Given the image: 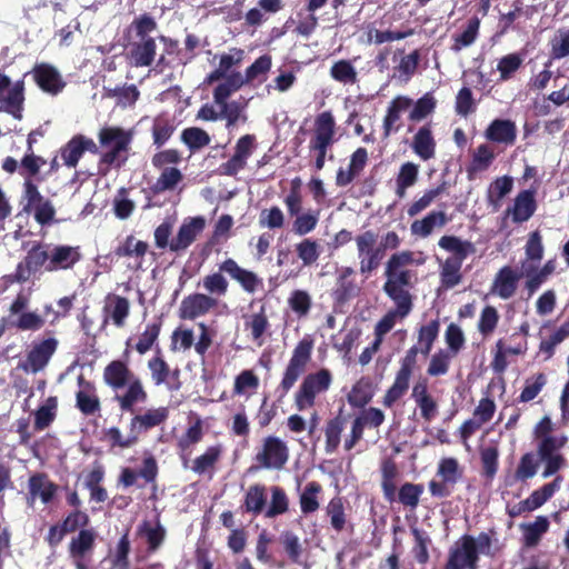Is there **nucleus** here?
<instances>
[{
  "label": "nucleus",
  "mask_w": 569,
  "mask_h": 569,
  "mask_svg": "<svg viewBox=\"0 0 569 569\" xmlns=\"http://www.w3.org/2000/svg\"><path fill=\"white\" fill-rule=\"evenodd\" d=\"M423 263L425 259H416L415 252L411 250H402L392 253L387 260L383 271L386 281L382 286V290L387 297L413 301L410 289L413 288L417 281V272L410 269L409 266H421Z\"/></svg>",
  "instance_id": "f257e3e1"
},
{
  "label": "nucleus",
  "mask_w": 569,
  "mask_h": 569,
  "mask_svg": "<svg viewBox=\"0 0 569 569\" xmlns=\"http://www.w3.org/2000/svg\"><path fill=\"white\" fill-rule=\"evenodd\" d=\"M438 246L451 253L440 264V282L445 289H452L462 281L461 268L463 261L476 252L475 244L457 236H442Z\"/></svg>",
  "instance_id": "f03ea898"
},
{
  "label": "nucleus",
  "mask_w": 569,
  "mask_h": 569,
  "mask_svg": "<svg viewBox=\"0 0 569 569\" xmlns=\"http://www.w3.org/2000/svg\"><path fill=\"white\" fill-rule=\"evenodd\" d=\"M204 227L206 220L203 217L198 216L189 218L182 222L177 236L170 240L172 234V223L163 221L154 229V244L160 250L168 248L171 252L180 254L196 241Z\"/></svg>",
  "instance_id": "7ed1b4c3"
},
{
  "label": "nucleus",
  "mask_w": 569,
  "mask_h": 569,
  "mask_svg": "<svg viewBox=\"0 0 569 569\" xmlns=\"http://www.w3.org/2000/svg\"><path fill=\"white\" fill-rule=\"evenodd\" d=\"M99 143L108 149L100 158V163L121 168L128 160V152L133 139L132 132L121 127H103L98 133Z\"/></svg>",
  "instance_id": "20e7f679"
},
{
  "label": "nucleus",
  "mask_w": 569,
  "mask_h": 569,
  "mask_svg": "<svg viewBox=\"0 0 569 569\" xmlns=\"http://www.w3.org/2000/svg\"><path fill=\"white\" fill-rule=\"evenodd\" d=\"M312 349L313 339L310 336H305L295 347L277 388V391L280 393L279 400L288 395L298 379L306 372L307 366L311 360Z\"/></svg>",
  "instance_id": "39448f33"
},
{
  "label": "nucleus",
  "mask_w": 569,
  "mask_h": 569,
  "mask_svg": "<svg viewBox=\"0 0 569 569\" xmlns=\"http://www.w3.org/2000/svg\"><path fill=\"white\" fill-rule=\"evenodd\" d=\"M332 383V373L322 368L308 373L295 393V406L299 411H305L316 405V398L329 390Z\"/></svg>",
  "instance_id": "423d86ee"
},
{
  "label": "nucleus",
  "mask_w": 569,
  "mask_h": 569,
  "mask_svg": "<svg viewBox=\"0 0 569 569\" xmlns=\"http://www.w3.org/2000/svg\"><path fill=\"white\" fill-rule=\"evenodd\" d=\"M336 121L331 111H323L316 117L315 134L310 140L309 149L315 151V168L321 170L325 167L328 149L335 142Z\"/></svg>",
  "instance_id": "0eeeda50"
},
{
  "label": "nucleus",
  "mask_w": 569,
  "mask_h": 569,
  "mask_svg": "<svg viewBox=\"0 0 569 569\" xmlns=\"http://www.w3.org/2000/svg\"><path fill=\"white\" fill-rule=\"evenodd\" d=\"M418 353V346H412L400 360V368L396 373L395 381L382 398V405L386 408H391L408 391L410 378L417 367Z\"/></svg>",
  "instance_id": "6e6552de"
},
{
  "label": "nucleus",
  "mask_w": 569,
  "mask_h": 569,
  "mask_svg": "<svg viewBox=\"0 0 569 569\" xmlns=\"http://www.w3.org/2000/svg\"><path fill=\"white\" fill-rule=\"evenodd\" d=\"M253 460L257 463L256 469L281 470L289 460V448L279 437L267 436ZM252 469L254 466L250 468Z\"/></svg>",
  "instance_id": "1a4fd4ad"
},
{
  "label": "nucleus",
  "mask_w": 569,
  "mask_h": 569,
  "mask_svg": "<svg viewBox=\"0 0 569 569\" xmlns=\"http://www.w3.org/2000/svg\"><path fill=\"white\" fill-rule=\"evenodd\" d=\"M437 476L440 481L435 479L428 483L429 491L435 498H448L453 492V488L462 477V470L456 458H442L438 465Z\"/></svg>",
  "instance_id": "9d476101"
},
{
  "label": "nucleus",
  "mask_w": 569,
  "mask_h": 569,
  "mask_svg": "<svg viewBox=\"0 0 569 569\" xmlns=\"http://www.w3.org/2000/svg\"><path fill=\"white\" fill-rule=\"evenodd\" d=\"M89 525L90 517L87 511L81 509L71 510L60 522L49 527L44 540L50 548H57L68 533L89 529Z\"/></svg>",
  "instance_id": "9b49d317"
},
{
  "label": "nucleus",
  "mask_w": 569,
  "mask_h": 569,
  "mask_svg": "<svg viewBox=\"0 0 569 569\" xmlns=\"http://www.w3.org/2000/svg\"><path fill=\"white\" fill-rule=\"evenodd\" d=\"M478 561L475 537L463 535L450 549L445 569H478Z\"/></svg>",
  "instance_id": "f8f14e48"
},
{
  "label": "nucleus",
  "mask_w": 569,
  "mask_h": 569,
  "mask_svg": "<svg viewBox=\"0 0 569 569\" xmlns=\"http://www.w3.org/2000/svg\"><path fill=\"white\" fill-rule=\"evenodd\" d=\"M169 413L168 407L149 408L143 412H134L132 413L128 428L138 442L141 435L162 426L168 420Z\"/></svg>",
  "instance_id": "ddd939ff"
},
{
  "label": "nucleus",
  "mask_w": 569,
  "mask_h": 569,
  "mask_svg": "<svg viewBox=\"0 0 569 569\" xmlns=\"http://www.w3.org/2000/svg\"><path fill=\"white\" fill-rule=\"evenodd\" d=\"M48 262L49 252L44 249L43 244L36 243L28 250L23 261L18 263L16 273L10 276L11 281H27L31 274L38 272L41 268L46 269Z\"/></svg>",
  "instance_id": "4468645a"
},
{
  "label": "nucleus",
  "mask_w": 569,
  "mask_h": 569,
  "mask_svg": "<svg viewBox=\"0 0 569 569\" xmlns=\"http://www.w3.org/2000/svg\"><path fill=\"white\" fill-rule=\"evenodd\" d=\"M31 73L37 86L51 96L59 94L66 87V81L59 70L50 63H36Z\"/></svg>",
  "instance_id": "2eb2a0df"
},
{
  "label": "nucleus",
  "mask_w": 569,
  "mask_h": 569,
  "mask_svg": "<svg viewBox=\"0 0 569 569\" xmlns=\"http://www.w3.org/2000/svg\"><path fill=\"white\" fill-rule=\"evenodd\" d=\"M58 348V340L56 338H47L39 342H34L27 353L26 363L22 368L26 371L37 373L46 368L51 357Z\"/></svg>",
  "instance_id": "dca6fc26"
},
{
  "label": "nucleus",
  "mask_w": 569,
  "mask_h": 569,
  "mask_svg": "<svg viewBox=\"0 0 569 569\" xmlns=\"http://www.w3.org/2000/svg\"><path fill=\"white\" fill-rule=\"evenodd\" d=\"M124 388L126 390L122 393L114 395L113 400L118 403L122 412L132 415L137 411L138 405L148 401L149 396L139 377L131 379L130 383Z\"/></svg>",
  "instance_id": "f3484780"
},
{
  "label": "nucleus",
  "mask_w": 569,
  "mask_h": 569,
  "mask_svg": "<svg viewBox=\"0 0 569 569\" xmlns=\"http://www.w3.org/2000/svg\"><path fill=\"white\" fill-rule=\"evenodd\" d=\"M218 305L217 299L204 293H191L184 297L180 303L179 317L184 320H194L207 315Z\"/></svg>",
  "instance_id": "a211bd4d"
},
{
  "label": "nucleus",
  "mask_w": 569,
  "mask_h": 569,
  "mask_svg": "<svg viewBox=\"0 0 569 569\" xmlns=\"http://www.w3.org/2000/svg\"><path fill=\"white\" fill-rule=\"evenodd\" d=\"M82 259L80 247H72L67 244L54 246L49 253V262L46 266V271L54 272L58 270L72 269Z\"/></svg>",
  "instance_id": "6ab92c4d"
},
{
  "label": "nucleus",
  "mask_w": 569,
  "mask_h": 569,
  "mask_svg": "<svg viewBox=\"0 0 569 569\" xmlns=\"http://www.w3.org/2000/svg\"><path fill=\"white\" fill-rule=\"evenodd\" d=\"M158 23L149 13H142L131 21L126 30L128 44L131 42L156 41L152 34L157 32Z\"/></svg>",
  "instance_id": "aec40b11"
},
{
  "label": "nucleus",
  "mask_w": 569,
  "mask_h": 569,
  "mask_svg": "<svg viewBox=\"0 0 569 569\" xmlns=\"http://www.w3.org/2000/svg\"><path fill=\"white\" fill-rule=\"evenodd\" d=\"M159 473V467L153 456H148L142 460V467L136 471L129 467L121 470L119 482L128 488L137 483L138 477L142 478L146 483H156Z\"/></svg>",
  "instance_id": "412c9836"
},
{
  "label": "nucleus",
  "mask_w": 569,
  "mask_h": 569,
  "mask_svg": "<svg viewBox=\"0 0 569 569\" xmlns=\"http://www.w3.org/2000/svg\"><path fill=\"white\" fill-rule=\"evenodd\" d=\"M353 276L355 270L351 267H342L339 269L336 284L331 293L335 302L343 305L358 296L360 288L355 281Z\"/></svg>",
  "instance_id": "4be33fe9"
},
{
  "label": "nucleus",
  "mask_w": 569,
  "mask_h": 569,
  "mask_svg": "<svg viewBox=\"0 0 569 569\" xmlns=\"http://www.w3.org/2000/svg\"><path fill=\"white\" fill-rule=\"evenodd\" d=\"M103 381L113 391L123 389L131 379L138 378L130 369L129 365L122 360H112L103 369Z\"/></svg>",
  "instance_id": "5701e85b"
},
{
  "label": "nucleus",
  "mask_w": 569,
  "mask_h": 569,
  "mask_svg": "<svg viewBox=\"0 0 569 569\" xmlns=\"http://www.w3.org/2000/svg\"><path fill=\"white\" fill-rule=\"evenodd\" d=\"M97 536V531L92 527L79 530L69 541V557L71 559H89L94 550Z\"/></svg>",
  "instance_id": "b1692460"
},
{
  "label": "nucleus",
  "mask_w": 569,
  "mask_h": 569,
  "mask_svg": "<svg viewBox=\"0 0 569 569\" xmlns=\"http://www.w3.org/2000/svg\"><path fill=\"white\" fill-rule=\"evenodd\" d=\"M78 385L81 388L76 393V407L84 416H93L101 409L100 399L96 393V387L87 381L82 375L78 377Z\"/></svg>",
  "instance_id": "393cba45"
},
{
  "label": "nucleus",
  "mask_w": 569,
  "mask_h": 569,
  "mask_svg": "<svg viewBox=\"0 0 569 569\" xmlns=\"http://www.w3.org/2000/svg\"><path fill=\"white\" fill-rule=\"evenodd\" d=\"M396 305L390 309L375 326V336L385 337L395 327L397 319L407 318L413 308V301L401 300L400 298H389Z\"/></svg>",
  "instance_id": "a878e982"
},
{
  "label": "nucleus",
  "mask_w": 569,
  "mask_h": 569,
  "mask_svg": "<svg viewBox=\"0 0 569 569\" xmlns=\"http://www.w3.org/2000/svg\"><path fill=\"white\" fill-rule=\"evenodd\" d=\"M516 123L509 119H495L485 130V138L493 143L513 146L517 140Z\"/></svg>",
  "instance_id": "bb28decb"
},
{
  "label": "nucleus",
  "mask_w": 569,
  "mask_h": 569,
  "mask_svg": "<svg viewBox=\"0 0 569 569\" xmlns=\"http://www.w3.org/2000/svg\"><path fill=\"white\" fill-rule=\"evenodd\" d=\"M149 250L146 241L137 239L133 234L127 236L116 247L113 253L117 258H132L137 261V269L141 268L144 256Z\"/></svg>",
  "instance_id": "cd10ccee"
},
{
  "label": "nucleus",
  "mask_w": 569,
  "mask_h": 569,
  "mask_svg": "<svg viewBox=\"0 0 569 569\" xmlns=\"http://www.w3.org/2000/svg\"><path fill=\"white\" fill-rule=\"evenodd\" d=\"M28 488L32 499L39 497L46 505L52 501L58 490V486L44 472L33 473L29 478Z\"/></svg>",
  "instance_id": "c85d7f7f"
},
{
  "label": "nucleus",
  "mask_w": 569,
  "mask_h": 569,
  "mask_svg": "<svg viewBox=\"0 0 569 569\" xmlns=\"http://www.w3.org/2000/svg\"><path fill=\"white\" fill-rule=\"evenodd\" d=\"M128 47V59L131 66L137 68L150 67L154 62L157 56L156 41L131 42Z\"/></svg>",
  "instance_id": "c756f323"
},
{
  "label": "nucleus",
  "mask_w": 569,
  "mask_h": 569,
  "mask_svg": "<svg viewBox=\"0 0 569 569\" xmlns=\"http://www.w3.org/2000/svg\"><path fill=\"white\" fill-rule=\"evenodd\" d=\"M537 210V202L535 199L533 190H522L515 198L512 209H508V212L512 214V221L521 223L529 220Z\"/></svg>",
  "instance_id": "7c9ffc66"
},
{
  "label": "nucleus",
  "mask_w": 569,
  "mask_h": 569,
  "mask_svg": "<svg viewBox=\"0 0 569 569\" xmlns=\"http://www.w3.org/2000/svg\"><path fill=\"white\" fill-rule=\"evenodd\" d=\"M103 312L116 327L122 328L130 313V302L126 297L108 295Z\"/></svg>",
  "instance_id": "2f4dec72"
},
{
  "label": "nucleus",
  "mask_w": 569,
  "mask_h": 569,
  "mask_svg": "<svg viewBox=\"0 0 569 569\" xmlns=\"http://www.w3.org/2000/svg\"><path fill=\"white\" fill-rule=\"evenodd\" d=\"M1 108L4 112L11 114L16 119L22 118L24 102V83L17 81L7 92L0 97Z\"/></svg>",
  "instance_id": "473e14b6"
},
{
  "label": "nucleus",
  "mask_w": 569,
  "mask_h": 569,
  "mask_svg": "<svg viewBox=\"0 0 569 569\" xmlns=\"http://www.w3.org/2000/svg\"><path fill=\"white\" fill-rule=\"evenodd\" d=\"M536 8L533 6L523 7V2L521 0H515L512 3V9L508 12H501L499 14L498 23L500 27V33H507L509 30L517 29V21L525 17L526 19H531L535 13Z\"/></svg>",
  "instance_id": "72a5a7b5"
},
{
  "label": "nucleus",
  "mask_w": 569,
  "mask_h": 569,
  "mask_svg": "<svg viewBox=\"0 0 569 569\" xmlns=\"http://www.w3.org/2000/svg\"><path fill=\"white\" fill-rule=\"evenodd\" d=\"M411 147L413 152L425 161L435 157L436 141L429 124L419 128L412 139Z\"/></svg>",
  "instance_id": "f704fd0d"
},
{
  "label": "nucleus",
  "mask_w": 569,
  "mask_h": 569,
  "mask_svg": "<svg viewBox=\"0 0 569 569\" xmlns=\"http://www.w3.org/2000/svg\"><path fill=\"white\" fill-rule=\"evenodd\" d=\"M519 278H520V276L517 274L516 271L512 270L511 267H509V266L502 267L496 276V279L493 282V291L501 299L511 298L517 290V283H518Z\"/></svg>",
  "instance_id": "c9c22d12"
},
{
  "label": "nucleus",
  "mask_w": 569,
  "mask_h": 569,
  "mask_svg": "<svg viewBox=\"0 0 569 569\" xmlns=\"http://www.w3.org/2000/svg\"><path fill=\"white\" fill-rule=\"evenodd\" d=\"M549 526L550 522L546 516H538L533 522L521 523L523 545L528 548L536 547L549 530Z\"/></svg>",
  "instance_id": "e433bc0d"
},
{
  "label": "nucleus",
  "mask_w": 569,
  "mask_h": 569,
  "mask_svg": "<svg viewBox=\"0 0 569 569\" xmlns=\"http://www.w3.org/2000/svg\"><path fill=\"white\" fill-rule=\"evenodd\" d=\"M266 503L267 488L264 485L256 483L246 491L242 508L246 512L258 516L263 512Z\"/></svg>",
  "instance_id": "4c0bfd02"
},
{
  "label": "nucleus",
  "mask_w": 569,
  "mask_h": 569,
  "mask_svg": "<svg viewBox=\"0 0 569 569\" xmlns=\"http://www.w3.org/2000/svg\"><path fill=\"white\" fill-rule=\"evenodd\" d=\"M176 131L174 120L167 113L158 114L152 122L151 134L153 144L162 147Z\"/></svg>",
  "instance_id": "58836bf2"
},
{
  "label": "nucleus",
  "mask_w": 569,
  "mask_h": 569,
  "mask_svg": "<svg viewBox=\"0 0 569 569\" xmlns=\"http://www.w3.org/2000/svg\"><path fill=\"white\" fill-rule=\"evenodd\" d=\"M496 158L492 147L488 143H481L473 151L471 161L467 167L468 178L472 179L477 172L486 171L493 162Z\"/></svg>",
  "instance_id": "ea45409f"
},
{
  "label": "nucleus",
  "mask_w": 569,
  "mask_h": 569,
  "mask_svg": "<svg viewBox=\"0 0 569 569\" xmlns=\"http://www.w3.org/2000/svg\"><path fill=\"white\" fill-rule=\"evenodd\" d=\"M147 366L151 373V380L156 386L166 385L168 382L171 370L161 353V349L158 346L156 349V355L148 360ZM172 376L178 377L179 370L176 369L172 372Z\"/></svg>",
  "instance_id": "a19ab883"
},
{
  "label": "nucleus",
  "mask_w": 569,
  "mask_h": 569,
  "mask_svg": "<svg viewBox=\"0 0 569 569\" xmlns=\"http://www.w3.org/2000/svg\"><path fill=\"white\" fill-rule=\"evenodd\" d=\"M448 222V217L443 211H431L421 220H415L411 223V232L416 236L428 237L435 227H443Z\"/></svg>",
  "instance_id": "79ce46f5"
},
{
  "label": "nucleus",
  "mask_w": 569,
  "mask_h": 569,
  "mask_svg": "<svg viewBox=\"0 0 569 569\" xmlns=\"http://www.w3.org/2000/svg\"><path fill=\"white\" fill-rule=\"evenodd\" d=\"M232 51L234 54L223 53L220 56L218 68L206 77L203 81L204 84L210 86L221 80L234 66L241 62L243 51L236 48H233Z\"/></svg>",
  "instance_id": "37998d69"
},
{
  "label": "nucleus",
  "mask_w": 569,
  "mask_h": 569,
  "mask_svg": "<svg viewBox=\"0 0 569 569\" xmlns=\"http://www.w3.org/2000/svg\"><path fill=\"white\" fill-rule=\"evenodd\" d=\"M398 476V468L393 460L386 459L381 463V489L383 497L387 501L393 502L396 500V478Z\"/></svg>",
  "instance_id": "c03bdc74"
},
{
  "label": "nucleus",
  "mask_w": 569,
  "mask_h": 569,
  "mask_svg": "<svg viewBox=\"0 0 569 569\" xmlns=\"http://www.w3.org/2000/svg\"><path fill=\"white\" fill-rule=\"evenodd\" d=\"M419 174V166L413 162H405L401 164L396 178V194L399 198L406 196L407 189L412 187Z\"/></svg>",
  "instance_id": "a18cd8bd"
},
{
  "label": "nucleus",
  "mask_w": 569,
  "mask_h": 569,
  "mask_svg": "<svg viewBox=\"0 0 569 569\" xmlns=\"http://www.w3.org/2000/svg\"><path fill=\"white\" fill-rule=\"evenodd\" d=\"M480 29V19L477 16L471 17L466 24L463 31L452 37L451 49L459 52L463 48L470 47L478 38Z\"/></svg>",
  "instance_id": "49530a36"
},
{
  "label": "nucleus",
  "mask_w": 569,
  "mask_h": 569,
  "mask_svg": "<svg viewBox=\"0 0 569 569\" xmlns=\"http://www.w3.org/2000/svg\"><path fill=\"white\" fill-rule=\"evenodd\" d=\"M322 492V486L317 481L308 482L299 497L300 509L303 515H310L319 509L318 496Z\"/></svg>",
  "instance_id": "de8ad7c7"
},
{
  "label": "nucleus",
  "mask_w": 569,
  "mask_h": 569,
  "mask_svg": "<svg viewBox=\"0 0 569 569\" xmlns=\"http://www.w3.org/2000/svg\"><path fill=\"white\" fill-rule=\"evenodd\" d=\"M563 477L557 475L551 482L545 483L541 488L533 490L527 498V501H529L532 511L547 502L555 495V492L560 489Z\"/></svg>",
  "instance_id": "09e8293b"
},
{
  "label": "nucleus",
  "mask_w": 569,
  "mask_h": 569,
  "mask_svg": "<svg viewBox=\"0 0 569 569\" xmlns=\"http://www.w3.org/2000/svg\"><path fill=\"white\" fill-rule=\"evenodd\" d=\"M422 492L423 486L421 483L405 482L400 486L398 492L396 491V499L405 508L415 510L419 505Z\"/></svg>",
  "instance_id": "8fccbe9b"
},
{
  "label": "nucleus",
  "mask_w": 569,
  "mask_h": 569,
  "mask_svg": "<svg viewBox=\"0 0 569 569\" xmlns=\"http://www.w3.org/2000/svg\"><path fill=\"white\" fill-rule=\"evenodd\" d=\"M58 400L56 397H49L43 406H40L34 412V430L42 431L47 429L56 419Z\"/></svg>",
  "instance_id": "3c124183"
},
{
  "label": "nucleus",
  "mask_w": 569,
  "mask_h": 569,
  "mask_svg": "<svg viewBox=\"0 0 569 569\" xmlns=\"http://www.w3.org/2000/svg\"><path fill=\"white\" fill-rule=\"evenodd\" d=\"M345 428V419L341 416H337L327 421L325 427V437H326V452L332 453L335 452L339 445L341 433Z\"/></svg>",
  "instance_id": "603ef678"
},
{
  "label": "nucleus",
  "mask_w": 569,
  "mask_h": 569,
  "mask_svg": "<svg viewBox=\"0 0 569 569\" xmlns=\"http://www.w3.org/2000/svg\"><path fill=\"white\" fill-rule=\"evenodd\" d=\"M295 250L303 266H312L321 254L320 243L312 238H303L296 243Z\"/></svg>",
  "instance_id": "864d4df0"
},
{
  "label": "nucleus",
  "mask_w": 569,
  "mask_h": 569,
  "mask_svg": "<svg viewBox=\"0 0 569 569\" xmlns=\"http://www.w3.org/2000/svg\"><path fill=\"white\" fill-rule=\"evenodd\" d=\"M550 59L545 62L546 68H550L553 60L569 56V30L559 29L557 34L550 40Z\"/></svg>",
  "instance_id": "5fc2aeb1"
},
{
  "label": "nucleus",
  "mask_w": 569,
  "mask_h": 569,
  "mask_svg": "<svg viewBox=\"0 0 569 569\" xmlns=\"http://www.w3.org/2000/svg\"><path fill=\"white\" fill-rule=\"evenodd\" d=\"M330 77L342 84H355L358 81L356 68L349 60H338L330 68Z\"/></svg>",
  "instance_id": "6e6d98bb"
},
{
  "label": "nucleus",
  "mask_w": 569,
  "mask_h": 569,
  "mask_svg": "<svg viewBox=\"0 0 569 569\" xmlns=\"http://www.w3.org/2000/svg\"><path fill=\"white\" fill-rule=\"evenodd\" d=\"M540 461L538 455L532 451L523 453L515 471V478L519 481H527L533 478L538 471Z\"/></svg>",
  "instance_id": "4d7b16f0"
},
{
  "label": "nucleus",
  "mask_w": 569,
  "mask_h": 569,
  "mask_svg": "<svg viewBox=\"0 0 569 569\" xmlns=\"http://www.w3.org/2000/svg\"><path fill=\"white\" fill-rule=\"evenodd\" d=\"M270 491L271 500L264 516L267 518H274L286 513L289 510V498L284 489L279 486H272Z\"/></svg>",
  "instance_id": "13d9d810"
},
{
  "label": "nucleus",
  "mask_w": 569,
  "mask_h": 569,
  "mask_svg": "<svg viewBox=\"0 0 569 569\" xmlns=\"http://www.w3.org/2000/svg\"><path fill=\"white\" fill-rule=\"evenodd\" d=\"M181 141L189 148L190 151H197L207 147L211 138L207 131L198 127H189L182 130Z\"/></svg>",
  "instance_id": "bf43d9fd"
},
{
  "label": "nucleus",
  "mask_w": 569,
  "mask_h": 569,
  "mask_svg": "<svg viewBox=\"0 0 569 569\" xmlns=\"http://www.w3.org/2000/svg\"><path fill=\"white\" fill-rule=\"evenodd\" d=\"M547 385V376L543 372H539L525 381V387L516 399L517 402H529L538 397Z\"/></svg>",
  "instance_id": "052dcab7"
},
{
  "label": "nucleus",
  "mask_w": 569,
  "mask_h": 569,
  "mask_svg": "<svg viewBox=\"0 0 569 569\" xmlns=\"http://www.w3.org/2000/svg\"><path fill=\"white\" fill-rule=\"evenodd\" d=\"M138 533L146 537L149 551H156L163 542L166 538V530L160 522H157L156 527H151L148 521H143L139 528Z\"/></svg>",
  "instance_id": "680f3d73"
},
{
  "label": "nucleus",
  "mask_w": 569,
  "mask_h": 569,
  "mask_svg": "<svg viewBox=\"0 0 569 569\" xmlns=\"http://www.w3.org/2000/svg\"><path fill=\"white\" fill-rule=\"evenodd\" d=\"M319 210H308L295 216L292 231L298 236H306L312 232L319 221Z\"/></svg>",
  "instance_id": "e2e57ef3"
},
{
  "label": "nucleus",
  "mask_w": 569,
  "mask_h": 569,
  "mask_svg": "<svg viewBox=\"0 0 569 569\" xmlns=\"http://www.w3.org/2000/svg\"><path fill=\"white\" fill-rule=\"evenodd\" d=\"M478 556L483 555L489 558H495L501 550L498 547V538L495 529H490L487 532H480L478 537H475Z\"/></svg>",
  "instance_id": "0e129e2a"
},
{
  "label": "nucleus",
  "mask_w": 569,
  "mask_h": 569,
  "mask_svg": "<svg viewBox=\"0 0 569 569\" xmlns=\"http://www.w3.org/2000/svg\"><path fill=\"white\" fill-rule=\"evenodd\" d=\"M221 456V448L220 446H211L207 448L204 453L197 457L193 460L192 463V471L198 475H203L204 472L211 470L214 468L216 463L218 462L219 458Z\"/></svg>",
  "instance_id": "69168bd1"
},
{
  "label": "nucleus",
  "mask_w": 569,
  "mask_h": 569,
  "mask_svg": "<svg viewBox=\"0 0 569 569\" xmlns=\"http://www.w3.org/2000/svg\"><path fill=\"white\" fill-rule=\"evenodd\" d=\"M161 321L158 320L156 322L148 323L140 335L138 342L134 346V349L139 355L147 353L153 345L157 342L160 331H161Z\"/></svg>",
  "instance_id": "338daca9"
},
{
  "label": "nucleus",
  "mask_w": 569,
  "mask_h": 569,
  "mask_svg": "<svg viewBox=\"0 0 569 569\" xmlns=\"http://www.w3.org/2000/svg\"><path fill=\"white\" fill-rule=\"evenodd\" d=\"M131 543L129 540V531L127 530L119 539L111 562L114 569H129V553Z\"/></svg>",
  "instance_id": "774afa93"
}]
</instances>
